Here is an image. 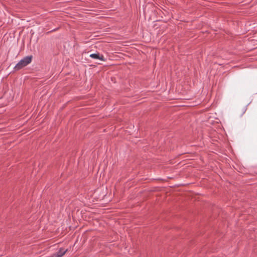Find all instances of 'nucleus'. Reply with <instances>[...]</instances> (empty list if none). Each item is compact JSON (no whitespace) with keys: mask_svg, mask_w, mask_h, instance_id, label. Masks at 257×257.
I'll list each match as a JSON object with an SVG mask.
<instances>
[{"mask_svg":"<svg viewBox=\"0 0 257 257\" xmlns=\"http://www.w3.org/2000/svg\"><path fill=\"white\" fill-rule=\"evenodd\" d=\"M67 251V249L64 250L63 248H60L58 252L53 255L52 257H62Z\"/></svg>","mask_w":257,"mask_h":257,"instance_id":"nucleus-3","label":"nucleus"},{"mask_svg":"<svg viewBox=\"0 0 257 257\" xmlns=\"http://www.w3.org/2000/svg\"><path fill=\"white\" fill-rule=\"evenodd\" d=\"M90 57L95 59H99L101 61H105L104 57L103 55H100L99 53L92 54L90 55Z\"/></svg>","mask_w":257,"mask_h":257,"instance_id":"nucleus-2","label":"nucleus"},{"mask_svg":"<svg viewBox=\"0 0 257 257\" xmlns=\"http://www.w3.org/2000/svg\"><path fill=\"white\" fill-rule=\"evenodd\" d=\"M32 60V56H27L22 59L15 67V69L16 70H19L24 67L26 66L29 64H30Z\"/></svg>","mask_w":257,"mask_h":257,"instance_id":"nucleus-1","label":"nucleus"}]
</instances>
